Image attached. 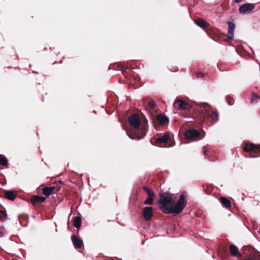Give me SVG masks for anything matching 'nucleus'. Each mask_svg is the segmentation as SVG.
Returning a JSON list of instances; mask_svg holds the SVG:
<instances>
[{"mask_svg": "<svg viewBox=\"0 0 260 260\" xmlns=\"http://www.w3.org/2000/svg\"><path fill=\"white\" fill-rule=\"evenodd\" d=\"M160 197L157 202L158 206L166 214H178L183 211L187 204L185 196H179V198H173V196Z\"/></svg>", "mask_w": 260, "mask_h": 260, "instance_id": "1", "label": "nucleus"}, {"mask_svg": "<svg viewBox=\"0 0 260 260\" xmlns=\"http://www.w3.org/2000/svg\"><path fill=\"white\" fill-rule=\"evenodd\" d=\"M148 106L151 108H154L155 107V104L153 101H150L148 103Z\"/></svg>", "mask_w": 260, "mask_h": 260, "instance_id": "26", "label": "nucleus"}, {"mask_svg": "<svg viewBox=\"0 0 260 260\" xmlns=\"http://www.w3.org/2000/svg\"><path fill=\"white\" fill-rule=\"evenodd\" d=\"M244 150L247 152H251L252 154H255V155H250L251 157H254L259 156L257 153L260 152V145H255L253 143H247L244 147Z\"/></svg>", "mask_w": 260, "mask_h": 260, "instance_id": "4", "label": "nucleus"}, {"mask_svg": "<svg viewBox=\"0 0 260 260\" xmlns=\"http://www.w3.org/2000/svg\"><path fill=\"white\" fill-rule=\"evenodd\" d=\"M157 119L161 124H165L169 122V118L166 116L161 114L157 116Z\"/></svg>", "mask_w": 260, "mask_h": 260, "instance_id": "15", "label": "nucleus"}, {"mask_svg": "<svg viewBox=\"0 0 260 260\" xmlns=\"http://www.w3.org/2000/svg\"><path fill=\"white\" fill-rule=\"evenodd\" d=\"M195 23L200 27L204 28L208 26L209 24L204 20H194Z\"/></svg>", "mask_w": 260, "mask_h": 260, "instance_id": "17", "label": "nucleus"}, {"mask_svg": "<svg viewBox=\"0 0 260 260\" xmlns=\"http://www.w3.org/2000/svg\"><path fill=\"white\" fill-rule=\"evenodd\" d=\"M44 195H51L56 193L57 189L54 186L45 187L42 189Z\"/></svg>", "mask_w": 260, "mask_h": 260, "instance_id": "9", "label": "nucleus"}, {"mask_svg": "<svg viewBox=\"0 0 260 260\" xmlns=\"http://www.w3.org/2000/svg\"><path fill=\"white\" fill-rule=\"evenodd\" d=\"M253 9L254 5L253 4L247 3L242 5L239 8V11L241 14H246L251 11Z\"/></svg>", "mask_w": 260, "mask_h": 260, "instance_id": "6", "label": "nucleus"}, {"mask_svg": "<svg viewBox=\"0 0 260 260\" xmlns=\"http://www.w3.org/2000/svg\"><path fill=\"white\" fill-rule=\"evenodd\" d=\"M229 249L230 253L233 256H241V254L239 251L238 248L235 245L231 244Z\"/></svg>", "mask_w": 260, "mask_h": 260, "instance_id": "13", "label": "nucleus"}, {"mask_svg": "<svg viewBox=\"0 0 260 260\" xmlns=\"http://www.w3.org/2000/svg\"><path fill=\"white\" fill-rule=\"evenodd\" d=\"M7 219V214L5 212L0 210V220L4 221Z\"/></svg>", "mask_w": 260, "mask_h": 260, "instance_id": "21", "label": "nucleus"}, {"mask_svg": "<svg viewBox=\"0 0 260 260\" xmlns=\"http://www.w3.org/2000/svg\"><path fill=\"white\" fill-rule=\"evenodd\" d=\"M219 200L220 202L226 208H229L231 206V201L225 197H221L220 198Z\"/></svg>", "mask_w": 260, "mask_h": 260, "instance_id": "16", "label": "nucleus"}, {"mask_svg": "<svg viewBox=\"0 0 260 260\" xmlns=\"http://www.w3.org/2000/svg\"><path fill=\"white\" fill-rule=\"evenodd\" d=\"M8 162L6 158L3 155H0V166H6Z\"/></svg>", "mask_w": 260, "mask_h": 260, "instance_id": "20", "label": "nucleus"}, {"mask_svg": "<svg viewBox=\"0 0 260 260\" xmlns=\"http://www.w3.org/2000/svg\"><path fill=\"white\" fill-rule=\"evenodd\" d=\"M5 197L9 200L14 201L16 198V196H5Z\"/></svg>", "mask_w": 260, "mask_h": 260, "instance_id": "27", "label": "nucleus"}, {"mask_svg": "<svg viewBox=\"0 0 260 260\" xmlns=\"http://www.w3.org/2000/svg\"><path fill=\"white\" fill-rule=\"evenodd\" d=\"M128 121L136 131V138L140 140L146 136L147 129H145V126L140 127V120L138 115L136 114H133L129 117Z\"/></svg>", "mask_w": 260, "mask_h": 260, "instance_id": "3", "label": "nucleus"}, {"mask_svg": "<svg viewBox=\"0 0 260 260\" xmlns=\"http://www.w3.org/2000/svg\"><path fill=\"white\" fill-rule=\"evenodd\" d=\"M169 137L168 134H164L162 136L156 138V142L160 144L166 143L168 142Z\"/></svg>", "mask_w": 260, "mask_h": 260, "instance_id": "14", "label": "nucleus"}, {"mask_svg": "<svg viewBox=\"0 0 260 260\" xmlns=\"http://www.w3.org/2000/svg\"><path fill=\"white\" fill-rule=\"evenodd\" d=\"M199 134L198 131L194 129H190L185 132L184 136L186 139H192L196 138Z\"/></svg>", "mask_w": 260, "mask_h": 260, "instance_id": "7", "label": "nucleus"}, {"mask_svg": "<svg viewBox=\"0 0 260 260\" xmlns=\"http://www.w3.org/2000/svg\"><path fill=\"white\" fill-rule=\"evenodd\" d=\"M159 195H167V196H169V195H172L171 193H170L169 192H165L164 193H161V194H159Z\"/></svg>", "mask_w": 260, "mask_h": 260, "instance_id": "29", "label": "nucleus"}, {"mask_svg": "<svg viewBox=\"0 0 260 260\" xmlns=\"http://www.w3.org/2000/svg\"><path fill=\"white\" fill-rule=\"evenodd\" d=\"M243 0H234L235 2L236 3H239L241 2Z\"/></svg>", "mask_w": 260, "mask_h": 260, "instance_id": "30", "label": "nucleus"}, {"mask_svg": "<svg viewBox=\"0 0 260 260\" xmlns=\"http://www.w3.org/2000/svg\"><path fill=\"white\" fill-rule=\"evenodd\" d=\"M174 108L179 110L190 109L191 106L185 101L178 99L175 101L173 104Z\"/></svg>", "mask_w": 260, "mask_h": 260, "instance_id": "5", "label": "nucleus"}, {"mask_svg": "<svg viewBox=\"0 0 260 260\" xmlns=\"http://www.w3.org/2000/svg\"><path fill=\"white\" fill-rule=\"evenodd\" d=\"M143 189L147 193V195H154L153 192L151 190V189L150 188L144 186L143 187Z\"/></svg>", "mask_w": 260, "mask_h": 260, "instance_id": "22", "label": "nucleus"}, {"mask_svg": "<svg viewBox=\"0 0 260 260\" xmlns=\"http://www.w3.org/2000/svg\"><path fill=\"white\" fill-rule=\"evenodd\" d=\"M245 260H254V259H252V258H247V259H245Z\"/></svg>", "mask_w": 260, "mask_h": 260, "instance_id": "33", "label": "nucleus"}, {"mask_svg": "<svg viewBox=\"0 0 260 260\" xmlns=\"http://www.w3.org/2000/svg\"><path fill=\"white\" fill-rule=\"evenodd\" d=\"M128 136L129 137V138L131 139H134L135 138L133 137H132L130 135L128 134Z\"/></svg>", "mask_w": 260, "mask_h": 260, "instance_id": "31", "label": "nucleus"}, {"mask_svg": "<svg viewBox=\"0 0 260 260\" xmlns=\"http://www.w3.org/2000/svg\"><path fill=\"white\" fill-rule=\"evenodd\" d=\"M72 241L75 247L78 248H81L83 245V241L81 239L78 238L75 235L72 236Z\"/></svg>", "mask_w": 260, "mask_h": 260, "instance_id": "11", "label": "nucleus"}, {"mask_svg": "<svg viewBox=\"0 0 260 260\" xmlns=\"http://www.w3.org/2000/svg\"><path fill=\"white\" fill-rule=\"evenodd\" d=\"M226 100L227 102L228 103V104L230 105H233L234 103L232 102L233 101L232 99H231V98H230L229 96H226Z\"/></svg>", "mask_w": 260, "mask_h": 260, "instance_id": "25", "label": "nucleus"}, {"mask_svg": "<svg viewBox=\"0 0 260 260\" xmlns=\"http://www.w3.org/2000/svg\"><path fill=\"white\" fill-rule=\"evenodd\" d=\"M146 126L148 127L147 121H146Z\"/></svg>", "mask_w": 260, "mask_h": 260, "instance_id": "35", "label": "nucleus"}, {"mask_svg": "<svg viewBox=\"0 0 260 260\" xmlns=\"http://www.w3.org/2000/svg\"><path fill=\"white\" fill-rule=\"evenodd\" d=\"M153 200V196H149V198L145 201L144 204L145 205H151L152 204Z\"/></svg>", "mask_w": 260, "mask_h": 260, "instance_id": "23", "label": "nucleus"}, {"mask_svg": "<svg viewBox=\"0 0 260 260\" xmlns=\"http://www.w3.org/2000/svg\"><path fill=\"white\" fill-rule=\"evenodd\" d=\"M260 100V96L255 93H252L251 99V103L252 104H256Z\"/></svg>", "mask_w": 260, "mask_h": 260, "instance_id": "19", "label": "nucleus"}, {"mask_svg": "<svg viewBox=\"0 0 260 260\" xmlns=\"http://www.w3.org/2000/svg\"><path fill=\"white\" fill-rule=\"evenodd\" d=\"M46 198L44 197L33 196L30 199V202L32 205H36L37 204L44 202Z\"/></svg>", "mask_w": 260, "mask_h": 260, "instance_id": "12", "label": "nucleus"}, {"mask_svg": "<svg viewBox=\"0 0 260 260\" xmlns=\"http://www.w3.org/2000/svg\"><path fill=\"white\" fill-rule=\"evenodd\" d=\"M197 108L200 112L201 121H205L208 116L214 121L216 122L218 120V114L217 111L213 110L208 104H200Z\"/></svg>", "mask_w": 260, "mask_h": 260, "instance_id": "2", "label": "nucleus"}, {"mask_svg": "<svg viewBox=\"0 0 260 260\" xmlns=\"http://www.w3.org/2000/svg\"><path fill=\"white\" fill-rule=\"evenodd\" d=\"M17 192L14 190H7L5 192V195H16Z\"/></svg>", "mask_w": 260, "mask_h": 260, "instance_id": "24", "label": "nucleus"}, {"mask_svg": "<svg viewBox=\"0 0 260 260\" xmlns=\"http://www.w3.org/2000/svg\"><path fill=\"white\" fill-rule=\"evenodd\" d=\"M197 76L198 78H200L203 76V74L201 73H198L197 74Z\"/></svg>", "mask_w": 260, "mask_h": 260, "instance_id": "28", "label": "nucleus"}, {"mask_svg": "<svg viewBox=\"0 0 260 260\" xmlns=\"http://www.w3.org/2000/svg\"><path fill=\"white\" fill-rule=\"evenodd\" d=\"M228 24L229 26V29L227 32V37L230 39H232L234 37L235 25L233 22H228Z\"/></svg>", "mask_w": 260, "mask_h": 260, "instance_id": "10", "label": "nucleus"}, {"mask_svg": "<svg viewBox=\"0 0 260 260\" xmlns=\"http://www.w3.org/2000/svg\"><path fill=\"white\" fill-rule=\"evenodd\" d=\"M207 151L206 150H204V153L205 154H206Z\"/></svg>", "mask_w": 260, "mask_h": 260, "instance_id": "34", "label": "nucleus"}, {"mask_svg": "<svg viewBox=\"0 0 260 260\" xmlns=\"http://www.w3.org/2000/svg\"><path fill=\"white\" fill-rule=\"evenodd\" d=\"M74 225L76 228H79L81 225V219L79 216H76L74 218Z\"/></svg>", "mask_w": 260, "mask_h": 260, "instance_id": "18", "label": "nucleus"}, {"mask_svg": "<svg viewBox=\"0 0 260 260\" xmlns=\"http://www.w3.org/2000/svg\"><path fill=\"white\" fill-rule=\"evenodd\" d=\"M186 193V192L185 191H183L181 195L184 196L185 195Z\"/></svg>", "mask_w": 260, "mask_h": 260, "instance_id": "32", "label": "nucleus"}, {"mask_svg": "<svg viewBox=\"0 0 260 260\" xmlns=\"http://www.w3.org/2000/svg\"><path fill=\"white\" fill-rule=\"evenodd\" d=\"M152 215V208L150 207H145L143 209V216L145 220L151 219Z\"/></svg>", "mask_w": 260, "mask_h": 260, "instance_id": "8", "label": "nucleus"}]
</instances>
